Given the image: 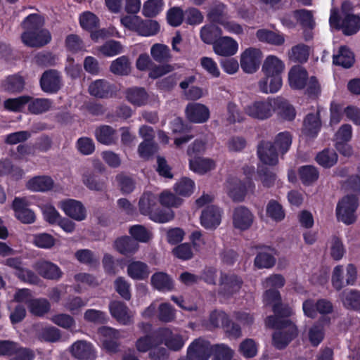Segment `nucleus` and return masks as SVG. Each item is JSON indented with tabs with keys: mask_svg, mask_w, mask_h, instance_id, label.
<instances>
[{
	"mask_svg": "<svg viewBox=\"0 0 360 360\" xmlns=\"http://www.w3.org/2000/svg\"><path fill=\"white\" fill-rule=\"evenodd\" d=\"M329 21L331 27L342 30L345 35L354 34L360 30V17L357 15L340 18L338 11L332 10Z\"/></svg>",
	"mask_w": 360,
	"mask_h": 360,
	"instance_id": "nucleus-1",
	"label": "nucleus"
},
{
	"mask_svg": "<svg viewBox=\"0 0 360 360\" xmlns=\"http://www.w3.org/2000/svg\"><path fill=\"white\" fill-rule=\"evenodd\" d=\"M274 98L257 101L244 107V112L253 119L264 120L271 117L274 111Z\"/></svg>",
	"mask_w": 360,
	"mask_h": 360,
	"instance_id": "nucleus-2",
	"label": "nucleus"
},
{
	"mask_svg": "<svg viewBox=\"0 0 360 360\" xmlns=\"http://www.w3.org/2000/svg\"><path fill=\"white\" fill-rule=\"evenodd\" d=\"M357 198L354 195H347L338 204L336 214L338 219L345 224H352L356 220L355 211L357 208Z\"/></svg>",
	"mask_w": 360,
	"mask_h": 360,
	"instance_id": "nucleus-3",
	"label": "nucleus"
},
{
	"mask_svg": "<svg viewBox=\"0 0 360 360\" xmlns=\"http://www.w3.org/2000/svg\"><path fill=\"white\" fill-rule=\"evenodd\" d=\"M356 279V269L355 266L349 264L347 266V273L345 274L342 266H337L334 268L332 274V284L337 290H340L343 287L353 285Z\"/></svg>",
	"mask_w": 360,
	"mask_h": 360,
	"instance_id": "nucleus-4",
	"label": "nucleus"
},
{
	"mask_svg": "<svg viewBox=\"0 0 360 360\" xmlns=\"http://www.w3.org/2000/svg\"><path fill=\"white\" fill-rule=\"evenodd\" d=\"M283 323L284 330L280 329L272 335V344L278 349H284L298 333L296 326L291 321H286Z\"/></svg>",
	"mask_w": 360,
	"mask_h": 360,
	"instance_id": "nucleus-5",
	"label": "nucleus"
},
{
	"mask_svg": "<svg viewBox=\"0 0 360 360\" xmlns=\"http://www.w3.org/2000/svg\"><path fill=\"white\" fill-rule=\"evenodd\" d=\"M262 53L260 49L250 47L245 49L240 56V67L246 73H254L259 67Z\"/></svg>",
	"mask_w": 360,
	"mask_h": 360,
	"instance_id": "nucleus-6",
	"label": "nucleus"
},
{
	"mask_svg": "<svg viewBox=\"0 0 360 360\" xmlns=\"http://www.w3.org/2000/svg\"><path fill=\"white\" fill-rule=\"evenodd\" d=\"M212 346L208 341L198 338L188 346L186 355L191 360H208L212 354Z\"/></svg>",
	"mask_w": 360,
	"mask_h": 360,
	"instance_id": "nucleus-7",
	"label": "nucleus"
},
{
	"mask_svg": "<svg viewBox=\"0 0 360 360\" xmlns=\"http://www.w3.org/2000/svg\"><path fill=\"white\" fill-rule=\"evenodd\" d=\"M63 86L62 76L56 70H46L40 78V86L48 94L57 93Z\"/></svg>",
	"mask_w": 360,
	"mask_h": 360,
	"instance_id": "nucleus-8",
	"label": "nucleus"
},
{
	"mask_svg": "<svg viewBox=\"0 0 360 360\" xmlns=\"http://www.w3.org/2000/svg\"><path fill=\"white\" fill-rule=\"evenodd\" d=\"M255 216L253 213L246 207L240 205L233 211L232 223L233 226L240 231H246L253 224Z\"/></svg>",
	"mask_w": 360,
	"mask_h": 360,
	"instance_id": "nucleus-9",
	"label": "nucleus"
},
{
	"mask_svg": "<svg viewBox=\"0 0 360 360\" xmlns=\"http://www.w3.org/2000/svg\"><path fill=\"white\" fill-rule=\"evenodd\" d=\"M242 283V279L236 275L221 273L219 293L224 297H229L239 291Z\"/></svg>",
	"mask_w": 360,
	"mask_h": 360,
	"instance_id": "nucleus-10",
	"label": "nucleus"
},
{
	"mask_svg": "<svg viewBox=\"0 0 360 360\" xmlns=\"http://www.w3.org/2000/svg\"><path fill=\"white\" fill-rule=\"evenodd\" d=\"M156 333L162 342L172 351L178 352L181 350L185 344L182 335L174 333L169 328H161Z\"/></svg>",
	"mask_w": 360,
	"mask_h": 360,
	"instance_id": "nucleus-11",
	"label": "nucleus"
},
{
	"mask_svg": "<svg viewBox=\"0 0 360 360\" xmlns=\"http://www.w3.org/2000/svg\"><path fill=\"white\" fill-rule=\"evenodd\" d=\"M30 202L26 198H15L12 207L15 217L23 224H32L35 221L34 212L29 208Z\"/></svg>",
	"mask_w": 360,
	"mask_h": 360,
	"instance_id": "nucleus-12",
	"label": "nucleus"
},
{
	"mask_svg": "<svg viewBox=\"0 0 360 360\" xmlns=\"http://www.w3.org/2000/svg\"><path fill=\"white\" fill-rule=\"evenodd\" d=\"M59 207L66 215L77 221H83L86 217V210L83 204L76 200L68 199L60 202Z\"/></svg>",
	"mask_w": 360,
	"mask_h": 360,
	"instance_id": "nucleus-13",
	"label": "nucleus"
},
{
	"mask_svg": "<svg viewBox=\"0 0 360 360\" xmlns=\"http://www.w3.org/2000/svg\"><path fill=\"white\" fill-rule=\"evenodd\" d=\"M258 252L255 258V266L258 269H270L276 264L275 250L270 246L257 245Z\"/></svg>",
	"mask_w": 360,
	"mask_h": 360,
	"instance_id": "nucleus-14",
	"label": "nucleus"
},
{
	"mask_svg": "<svg viewBox=\"0 0 360 360\" xmlns=\"http://www.w3.org/2000/svg\"><path fill=\"white\" fill-rule=\"evenodd\" d=\"M214 52L220 56L231 57L235 55L238 49V42L232 37L221 36L212 46Z\"/></svg>",
	"mask_w": 360,
	"mask_h": 360,
	"instance_id": "nucleus-15",
	"label": "nucleus"
},
{
	"mask_svg": "<svg viewBox=\"0 0 360 360\" xmlns=\"http://www.w3.org/2000/svg\"><path fill=\"white\" fill-rule=\"evenodd\" d=\"M186 118L193 123H204L210 118L209 108L199 103H188L185 109Z\"/></svg>",
	"mask_w": 360,
	"mask_h": 360,
	"instance_id": "nucleus-16",
	"label": "nucleus"
},
{
	"mask_svg": "<svg viewBox=\"0 0 360 360\" xmlns=\"http://www.w3.org/2000/svg\"><path fill=\"white\" fill-rule=\"evenodd\" d=\"M257 155L265 165L275 166L278 163V153L272 142L260 141L257 146Z\"/></svg>",
	"mask_w": 360,
	"mask_h": 360,
	"instance_id": "nucleus-17",
	"label": "nucleus"
},
{
	"mask_svg": "<svg viewBox=\"0 0 360 360\" xmlns=\"http://www.w3.org/2000/svg\"><path fill=\"white\" fill-rule=\"evenodd\" d=\"M221 210L215 205L206 207L200 215V224L206 229H215L221 223Z\"/></svg>",
	"mask_w": 360,
	"mask_h": 360,
	"instance_id": "nucleus-18",
	"label": "nucleus"
},
{
	"mask_svg": "<svg viewBox=\"0 0 360 360\" xmlns=\"http://www.w3.org/2000/svg\"><path fill=\"white\" fill-rule=\"evenodd\" d=\"M111 316L122 325H129L133 323V314L128 307L121 301H112L109 304Z\"/></svg>",
	"mask_w": 360,
	"mask_h": 360,
	"instance_id": "nucleus-19",
	"label": "nucleus"
},
{
	"mask_svg": "<svg viewBox=\"0 0 360 360\" xmlns=\"http://www.w3.org/2000/svg\"><path fill=\"white\" fill-rule=\"evenodd\" d=\"M24 44L31 47H41L51 41V37L47 30L42 28L33 32H23L21 35Z\"/></svg>",
	"mask_w": 360,
	"mask_h": 360,
	"instance_id": "nucleus-20",
	"label": "nucleus"
},
{
	"mask_svg": "<svg viewBox=\"0 0 360 360\" xmlns=\"http://www.w3.org/2000/svg\"><path fill=\"white\" fill-rule=\"evenodd\" d=\"M35 271L43 278L51 280H57L61 276L59 267L48 261L39 260L34 264Z\"/></svg>",
	"mask_w": 360,
	"mask_h": 360,
	"instance_id": "nucleus-21",
	"label": "nucleus"
},
{
	"mask_svg": "<svg viewBox=\"0 0 360 360\" xmlns=\"http://www.w3.org/2000/svg\"><path fill=\"white\" fill-rule=\"evenodd\" d=\"M308 73L300 65L293 66L288 72V81L291 88L294 89H302L307 85Z\"/></svg>",
	"mask_w": 360,
	"mask_h": 360,
	"instance_id": "nucleus-22",
	"label": "nucleus"
},
{
	"mask_svg": "<svg viewBox=\"0 0 360 360\" xmlns=\"http://www.w3.org/2000/svg\"><path fill=\"white\" fill-rule=\"evenodd\" d=\"M71 354L80 360H89L96 357L92 345L86 340H78L70 347Z\"/></svg>",
	"mask_w": 360,
	"mask_h": 360,
	"instance_id": "nucleus-23",
	"label": "nucleus"
},
{
	"mask_svg": "<svg viewBox=\"0 0 360 360\" xmlns=\"http://www.w3.org/2000/svg\"><path fill=\"white\" fill-rule=\"evenodd\" d=\"M255 36L259 42L273 46H281L285 42V37L283 34L266 28L257 30Z\"/></svg>",
	"mask_w": 360,
	"mask_h": 360,
	"instance_id": "nucleus-24",
	"label": "nucleus"
},
{
	"mask_svg": "<svg viewBox=\"0 0 360 360\" xmlns=\"http://www.w3.org/2000/svg\"><path fill=\"white\" fill-rule=\"evenodd\" d=\"M285 68L283 62L275 56L266 58L262 65V71L265 76L281 77Z\"/></svg>",
	"mask_w": 360,
	"mask_h": 360,
	"instance_id": "nucleus-25",
	"label": "nucleus"
},
{
	"mask_svg": "<svg viewBox=\"0 0 360 360\" xmlns=\"http://www.w3.org/2000/svg\"><path fill=\"white\" fill-rule=\"evenodd\" d=\"M82 180V183L91 191H103L106 188L105 180L100 178L94 171L90 169L84 172Z\"/></svg>",
	"mask_w": 360,
	"mask_h": 360,
	"instance_id": "nucleus-26",
	"label": "nucleus"
},
{
	"mask_svg": "<svg viewBox=\"0 0 360 360\" xmlns=\"http://www.w3.org/2000/svg\"><path fill=\"white\" fill-rule=\"evenodd\" d=\"M96 140L104 145L110 146L116 143L117 137L116 130L109 125H101L95 130Z\"/></svg>",
	"mask_w": 360,
	"mask_h": 360,
	"instance_id": "nucleus-27",
	"label": "nucleus"
},
{
	"mask_svg": "<svg viewBox=\"0 0 360 360\" xmlns=\"http://www.w3.org/2000/svg\"><path fill=\"white\" fill-rule=\"evenodd\" d=\"M89 92L97 98H108L112 95V87L107 81L98 79L89 85Z\"/></svg>",
	"mask_w": 360,
	"mask_h": 360,
	"instance_id": "nucleus-28",
	"label": "nucleus"
},
{
	"mask_svg": "<svg viewBox=\"0 0 360 360\" xmlns=\"http://www.w3.org/2000/svg\"><path fill=\"white\" fill-rule=\"evenodd\" d=\"M127 274L134 280H144L150 274L148 266L141 261H134L127 265Z\"/></svg>",
	"mask_w": 360,
	"mask_h": 360,
	"instance_id": "nucleus-29",
	"label": "nucleus"
},
{
	"mask_svg": "<svg viewBox=\"0 0 360 360\" xmlns=\"http://www.w3.org/2000/svg\"><path fill=\"white\" fill-rule=\"evenodd\" d=\"M125 94L127 101L134 105H145L148 101V94L143 87L129 88L126 90Z\"/></svg>",
	"mask_w": 360,
	"mask_h": 360,
	"instance_id": "nucleus-30",
	"label": "nucleus"
},
{
	"mask_svg": "<svg viewBox=\"0 0 360 360\" xmlns=\"http://www.w3.org/2000/svg\"><path fill=\"white\" fill-rule=\"evenodd\" d=\"M321 127L319 113H309L303 122V131L307 136L315 137Z\"/></svg>",
	"mask_w": 360,
	"mask_h": 360,
	"instance_id": "nucleus-31",
	"label": "nucleus"
},
{
	"mask_svg": "<svg viewBox=\"0 0 360 360\" xmlns=\"http://www.w3.org/2000/svg\"><path fill=\"white\" fill-rule=\"evenodd\" d=\"M274 102L275 110L278 111L280 117L288 121L294 120L296 115L295 110L286 99L282 97H277L274 98Z\"/></svg>",
	"mask_w": 360,
	"mask_h": 360,
	"instance_id": "nucleus-32",
	"label": "nucleus"
},
{
	"mask_svg": "<svg viewBox=\"0 0 360 360\" xmlns=\"http://www.w3.org/2000/svg\"><path fill=\"white\" fill-rule=\"evenodd\" d=\"M201 40L207 44H212L222 35L221 29L214 24L203 26L200 32Z\"/></svg>",
	"mask_w": 360,
	"mask_h": 360,
	"instance_id": "nucleus-33",
	"label": "nucleus"
},
{
	"mask_svg": "<svg viewBox=\"0 0 360 360\" xmlns=\"http://www.w3.org/2000/svg\"><path fill=\"white\" fill-rule=\"evenodd\" d=\"M151 285L160 291H171L174 289V283L169 275L164 272L154 274L150 278Z\"/></svg>",
	"mask_w": 360,
	"mask_h": 360,
	"instance_id": "nucleus-34",
	"label": "nucleus"
},
{
	"mask_svg": "<svg viewBox=\"0 0 360 360\" xmlns=\"http://www.w3.org/2000/svg\"><path fill=\"white\" fill-rule=\"evenodd\" d=\"M215 162L210 158L200 157H194L189 161L190 169L194 172L200 174H204L207 172L214 169Z\"/></svg>",
	"mask_w": 360,
	"mask_h": 360,
	"instance_id": "nucleus-35",
	"label": "nucleus"
},
{
	"mask_svg": "<svg viewBox=\"0 0 360 360\" xmlns=\"http://www.w3.org/2000/svg\"><path fill=\"white\" fill-rule=\"evenodd\" d=\"M228 194L233 200H243L246 193L245 186L237 179H231L227 181Z\"/></svg>",
	"mask_w": 360,
	"mask_h": 360,
	"instance_id": "nucleus-36",
	"label": "nucleus"
},
{
	"mask_svg": "<svg viewBox=\"0 0 360 360\" xmlns=\"http://www.w3.org/2000/svg\"><path fill=\"white\" fill-rule=\"evenodd\" d=\"M259 90L264 94H274L277 92L282 86L281 77L265 76L259 80Z\"/></svg>",
	"mask_w": 360,
	"mask_h": 360,
	"instance_id": "nucleus-37",
	"label": "nucleus"
},
{
	"mask_svg": "<svg viewBox=\"0 0 360 360\" xmlns=\"http://www.w3.org/2000/svg\"><path fill=\"white\" fill-rule=\"evenodd\" d=\"M114 247L120 253L127 255L134 253L138 250L139 245L130 237L123 236L115 241Z\"/></svg>",
	"mask_w": 360,
	"mask_h": 360,
	"instance_id": "nucleus-38",
	"label": "nucleus"
},
{
	"mask_svg": "<svg viewBox=\"0 0 360 360\" xmlns=\"http://www.w3.org/2000/svg\"><path fill=\"white\" fill-rule=\"evenodd\" d=\"M150 55L159 63H168L172 58L169 48L165 44L158 43L151 46Z\"/></svg>",
	"mask_w": 360,
	"mask_h": 360,
	"instance_id": "nucleus-39",
	"label": "nucleus"
},
{
	"mask_svg": "<svg viewBox=\"0 0 360 360\" xmlns=\"http://www.w3.org/2000/svg\"><path fill=\"white\" fill-rule=\"evenodd\" d=\"M354 62L353 53L346 46H341L338 53L333 56L334 65L342 66L345 68H350Z\"/></svg>",
	"mask_w": 360,
	"mask_h": 360,
	"instance_id": "nucleus-40",
	"label": "nucleus"
},
{
	"mask_svg": "<svg viewBox=\"0 0 360 360\" xmlns=\"http://www.w3.org/2000/svg\"><path fill=\"white\" fill-rule=\"evenodd\" d=\"M27 307L33 315L42 316L49 311L51 305L45 298L30 299L27 302Z\"/></svg>",
	"mask_w": 360,
	"mask_h": 360,
	"instance_id": "nucleus-41",
	"label": "nucleus"
},
{
	"mask_svg": "<svg viewBox=\"0 0 360 360\" xmlns=\"http://www.w3.org/2000/svg\"><path fill=\"white\" fill-rule=\"evenodd\" d=\"M53 180L46 176H36L30 179L27 184V187L28 189L33 191H47L51 190L53 187Z\"/></svg>",
	"mask_w": 360,
	"mask_h": 360,
	"instance_id": "nucleus-42",
	"label": "nucleus"
},
{
	"mask_svg": "<svg viewBox=\"0 0 360 360\" xmlns=\"http://www.w3.org/2000/svg\"><path fill=\"white\" fill-rule=\"evenodd\" d=\"M315 160L323 167L330 168L337 163L338 154L333 149L325 148L317 153Z\"/></svg>",
	"mask_w": 360,
	"mask_h": 360,
	"instance_id": "nucleus-43",
	"label": "nucleus"
},
{
	"mask_svg": "<svg viewBox=\"0 0 360 360\" xmlns=\"http://www.w3.org/2000/svg\"><path fill=\"white\" fill-rule=\"evenodd\" d=\"M309 56V47L300 44L291 48L288 52L289 59L295 63H303L307 61Z\"/></svg>",
	"mask_w": 360,
	"mask_h": 360,
	"instance_id": "nucleus-44",
	"label": "nucleus"
},
{
	"mask_svg": "<svg viewBox=\"0 0 360 360\" xmlns=\"http://www.w3.org/2000/svg\"><path fill=\"white\" fill-rule=\"evenodd\" d=\"M53 102L49 98H31L28 103V110L34 115H39L49 111L52 107Z\"/></svg>",
	"mask_w": 360,
	"mask_h": 360,
	"instance_id": "nucleus-45",
	"label": "nucleus"
},
{
	"mask_svg": "<svg viewBox=\"0 0 360 360\" xmlns=\"http://www.w3.org/2000/svg\"><path fill=\"white\" fill-rule=\"evenodd\" d=\"M6 91L10 93H20L25 86L24 79L18 75L8 76L2 84Z\"/></svg>",
	"mask_w": 360,
	"mask_h": 360,
	"instance_id": "nucleus-46",
	"label": "nucleus"
},
{
	"mask_svg": "<svg viewBox=\"0 0 360 360\" xmlns=\"http://www.w3.org/2000/svg\"><path fill=\"white\" fill-rule=\"evenodd\" d=\"M157 202V198L151 193H145L141 197L139 202L140 212L143 215L150 216L153 212V208Z\"/></svg>",
	"mask_w": 360,
	"mask_h": 360,
	"instance_id": "nucleus-47",
	"label": "nucleus"
},
{
	"mask_svg": "<svg viewBox=\"0 0 360 360\" xmlns=\"http://www.w3.org/2000/svg\"><path fill=\"white\" fill-rule=\"evenodd\" d=\"M299 174L302 182L305 185L313 184L319 176L318 169L312 165H305L300 167Z\"/></svg>",
	"mask_w": 360,
	"mask_h": 360,
	"instance_id": "nucleus-48",
	"label": "nucleus"
},
{
	"mask_svg": "<svg viewBox=\"0 0 360 360\" xmlns=\"http://www.w3.org/2000/svg\"><path fill=\"white\" fill-rule=\"evenodd\" d=\"M110 71L117 75H127L131 72V66L129 58L127 56H121L110 65Z\"/></svg>",
	"mask_w": 360,
	"mask_h": 360,
	"instance_id": "nucleus-49",
	"label": "nucleus"
},
{
	"mask_svg": "<svg viewBox=\"0 0 360 360\" xmlns=\"http://www.w3.org/2000/svg\"><path fill=\"white\" fill-rule=\"evenodd\" d=\"M44 18L38 14H30L21 23L22 27L25 30L24 32H33L42 28L44 25Z\"/></svg>",
	"mask_w": 360,
	"mask_h": 360,
	"instance_id": "nucleus-50",
	"label": "nucleus"
},
{
	"mask_svg": "<svg viewBox=\"0 0 360 360\" xmlns=\"http://www.w3.org/2000/svg\"><path fill=\"white\" fill-rule=\"evenodd\" d=\"M160 30L158 22L153 20H143L141 18L137 33L140 35L148 37L155 35Z\"/></svg>",
	"mask_w": 360,
	"mask_h": 360,
	"instance_id": "nucleus-51",
	"label": "nucleus"
},
{
	"mask_svg": "<svg viewBox=\"0 0 360 360\" xmlns=\"http://www.w3.org/2000/svg\"><path fill=\"white\" fill-rule=\"evenodd\" d=\"M272 143L283 155L289 150L292 144V136L288 131L281 132L276 136Z\"/></svg>",
	"mask_w": 360,
	"mask_h": 360,
	"instance_id": "nucleus-52",
	"label": "nucleus"
},
{
	"mask_svg": "<svg viewBox=\"0 0 360 360\" xmlns=\"http://www.w3.org/2000/svg\"><path fill=\"white\" fill-rule=\"evenodd\" d=\"M344 306L347 309H360V293L356 290L342 292L340 295Z\"/></svg>",
	"mask_w": 360,
	"mask_h": 360,
	"instance_id": "nucleus-53",
	"label": "nucleus"
},
{
	"mask_svg": "<svg viewBox=\"0 0 360 360\" xmlns=\"http://www.w3.org/2000/svg\"><path fill=\"white\" fill-rule=\"evenodd\" d=\"M129 233L135 241L147 243L153 237V233L142 225H134L129 229Z\"/></svg>",
	"mask_w": 360,
	"mask_h": 360,
	"instance_id": "nucleus-54",
	"label": "nucleus"
},
{
	"mask_svg": "<svg viewBox=\"0 0 360 360\" xmlns=\"http://www.w3.org/2000/svg\"><path fill=\"white\" fill-rule=\"evenodd\" d=\"M296 20L304 28L312 30L315 26L313 13L311 11L300 9L293 12Z\"/></svg>",
	"mask_w": 360,
	"mask_h": 360,
	"instance_id": "nucleus-55",
	"label": "nucleus"
},
{
	"mask_svg": "<svg viewBox=\"0 0 360 360\" xmlns=\"http://www.w3.org/2000/svg\"><path fill=\"white\" fill-rule=\"evenodd\" d=\"M158 319L164 323L172 322L176 319V311L170 304L162 303L158 308Z\"/></svg>",
	"mask_w": 360,
	"mask_h": 360,
	"instance_id": "nucleus-56",
	"label": "nucleus"
},
{
	"mask_svg": "<svg viewBox=\"0 0 360 360\" xmlns=\"http://www.w3.org/2000/svg\"><path fill=\"white\" fill-rule=\"evenodd\" d=\"M163 5L162 0H148L143 4L142 13L146 17H155L162 11Z\"/></svg>",
	"mask_w": 360,
	"mask_h": 360,
	"instance_id": "nucleus-57",
	"label": "nucleus"
},
{
	"mask_svg": "<svg viewBox=\"0 0 360 360\" xmlns=\"http://www.w3.org/2000/svg\"><path fill=\"white\" fill-rule=\"evenodd\" d=\"M266 214L276 221H280L285 217V212L281 205L274 200H271L267 204Z\"/></svg>",
	"mask_w": 360,
	"mask_h": 360,
	"instance_id": "nucleus-58",
	"label": "nucleus"
},
{
	"mask_svg": "<svg viewBox=\"0 0 360 360\" xmlns=\"http://www.w3.org/2000/svg\"><path fill=\"white\" fill-rule=\"evenodd\" d=\"M208 18L214 22L221 24L227 17L226 15V6L223 4H218L212 7L207 14Z\"/></svg>",
	"mask_w": 360,
	"mask_h": 360,
	"instance_id": "nucleus-59",
	"label": "nucleus"
},
{
	"mask_svg": "<svg viewBox=\"0 0 360 360\" xmlns=\"http://www.w3.org/2000/svg\"><path fill=\"white\" fill-rule=\"evenodd\" d=\"M31 97L28 96H22L15 98H8L4 102V106L6 109L12 111H21L25 104L28 103Z\"/></svg>",
	"mask_w": 360,
	"mask_h": 360,
	"instance_id": "nucleus-60",
	"label": "nucleus"
},
{
	"mask_svg": "<svg viewBox=\"0 0 360 360\" xmlns=\"http://www.w3.org/2000/svg\"><path fill=\"white\" fill-rule=\"evenodd\" d=\"M79 22L82 28L92 31L98 27L99 20L94 13L85 12L80 16Z\"/></svg>",
	"mask_w": 360,
	"mask_h": 360,
	"instance_id": "nucleus-61",
	"label": "nucleus"
},
{
	"mask_svg": "<svg viewBox=\"0 0 360 360\" xmlns=\"http://www.w3.org/2000/svg\"><path fill=\"white\" fill-rule=\"evenodd\" d=\"M194 188V182L188 178L181 179L175 185L174 189L176 193L183 196L190 195Z\"/></svg>",
	"mask_w": 360,
	"mask_h": 360,
	"instance_id": "nucleus-62",
	"label": "nucleus"
},
{
	"mask_svg": "<svg viewBox=\"0 0 360 360\" xmlns=\"http://www.w3.org/2000/svg\"><path fill=\"white\" fill-rule=\"evenodd\" d=\"M323 326L319 321L314 324L309 330V338L314 346H317L323 339Z\"/></svg>",
	"mask_w": 360,
	"mask_h": 360,
	"instance_id": "nucleus-63",
	"label": "nucleus"
},
{
	"mask_svg": "<svg viewBox=\"0 0 360 360\" xmlns=\"http://www.w3.org/2000/svg\"><path fill=\"white\" fill-rule=\"evenodd\" d=\"M172 253L177 258L182 260L191 259L193 257V252L191 245L185 243L177 245L172 250Z\"/></svg>",
	"mask_w": 360,
	"mask_h": 360,
	"instance_id": "nucleus-64",
	"label": "nucleus"
}]
</instances>
